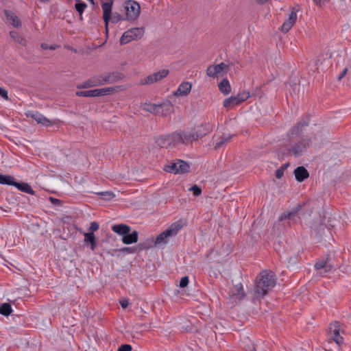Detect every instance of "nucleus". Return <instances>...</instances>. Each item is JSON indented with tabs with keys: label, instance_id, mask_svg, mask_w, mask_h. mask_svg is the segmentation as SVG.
I'll return each mask as SVG.
<instances>
[{
	"label": "nucleus",
	"instance_id": "nucleus-1",
	"mask_svg": "<svg viewBox=\"0 0 351 351\" xmlns=\"http://www.w3.org/2000/svg\"><path fill=\"white\" fill-rule=\"evenodd\" d=\"M276 285L275 275L267 271L260 274L256 278V283L254 288V292L258 296H264Z\"/></svg>",
	"mask_w": 351,
	"mask_h": 351
},
{
	"label": "nucleus",
	"instance_id": "nucleus-2",
	"mask_svg": "<svg viewBox=\"0 0 351 351\" xmlns=\"http://www.w3.org/2000/svg\"><path fill=\"white\" fill-rule=\"evenodd\" d=\"M141 108L154 115L163 117L167 116L173 110L172 104L169 101H164L160 104H156L146 101L141 103Z\"/></svg>",
	"mask_w": 351,
	"mask_h": 351
},
{
	"label": "nucleus",
	"instance_id": "nucleus-3",
	"mask_svg": "<svg viewBox=\"0 0 351 351\" xmlns=\"http://www.w3.org/2000/svg\"><path fill=\"white\" fill-rule=\"evenodd\" d=\"M112 231L122 235V242L124 244H132L136 243L138 241V232L134 230L132 232H130V227L124 224L114 225L112 227Z\"/></svg>",
	"mask_w": 351,
	"mask_h": 351
},
{
	"label": "nucleus",
	"instance_id": "nucleus-4",
	"mask_svg": "<svg viewBox=\"0 0 351 351\" xmlns=\"http://www.w3.org/2000/svg\"><path fill=\"white\" fill-rule=\"evenodd\" d=\"M156 143L161 147L171 149L182 143V136L179 132L166 136H161L156 140Z\"/></svg>",
	"mask_w": 351,
	"mask_h": 351
},
{
	"label": "nucleus",
	"instance_id": "nucleus-5",
	"mask_svg": "<svg viewBox=\"0 0 351 351\" xmlns=\"http://www.w3.org/2000/svg\"><path fill=\"white\" fill-rule=\"evenodd\" d=\"M181 228L182 225L180 223L176 222L172 223L167 230H165L157 237L155 241V245H159L166 243L167 242V238L175 236Z\"/></svg>",
	"mask_w": 351,
	"mask_h": 351
},
{
	"label": "nucleus",
	"instance_id": "nucleus-6",
	"mask_svg": "<svg viewBox=\"0 0 351 351\" xmlns=\"http://www.w3.org/2000/svg\"><path fill=\"white\" fill-rule=\"evenodd\" d=\"M144 34V29L143 27H136L127 30L123 33L120 38L121 45H125L132 40L142 38Z\"/></svg>",
	"mask_w": 351,
	"mask_h": 351
},
{
	"label": "nucleus",
	"instance_id": "nucleus-7",
	"mask_svg": "<svg viewBox=\"0 0 351 351\" xmlns=\"http://www.w3.org/2000/svg\"><path fill=\"white\" fill-rule=\"evenodd\" d=\"M124 8L125 10L126 19L128 21L136 20L140 14L139 4L132 0L125 2Z\"/></svg>",
	"mask_w": 351,
	"mask_h": 351
},
{
	"label": "nucleus",
	"instance_id": "nucleus-8",
	"mask_svg": "<svg viewBox=\"0 0 351 351\" xmlns=\"http://www.w3.org/2000/svg\"><path fill=\"white\" fill-rule=\"evenodd\" d=\"M230 69L229 64L221 62L215 65H210L206 69V75L210 77L215 78L227 73Z\"/></svg>",
	"mask_w": 351,
	"mask_h": 351
},
{
	"label": "nucleus",
	"instance_id": "nucleus-9",
	"mask_svg": "<svg viewBox=\"0 0 351 351\" xmlns=\"http://www.w3.org/2000/svg\"><path fill=\"white\" fill-rule=\"evenodd\" d=\"M167 172L173 173H185L189 170V165L184 161L178 160L176 162H171L170 165H167L165 168Z\"/></svg>",
	"mask_w": 351,
	"mask_h": 351
},
{
	"label": "nucleus",
	"instance_id": "nucleus-10",
	"mask_svg": "<svg viewBox=\"0 0 351 351\" xmlns=\"http://www.w3.org/2000/svg\"><path fill=\"white\" fill-rule=\"evenodd\" d=\"M29 118H32L36 121L38 124H40L45 127H49L57 124L59 121L58 119L49 120L42 114L38 112H29L26 113Z\"/></svg>",
	"mask_w": 351,
	"mask_h": 351
},
{
	"label": "nucleus",
	"instance_id": "nucleus-11",
	"mask_svg": "<svg viewBox=\"0 0 351 351\" xmlns=\"http://www.w3.org/2000/svg\"><path fill=\"white\" fill-rule=\"evenodd\" d=\"M308 143L305 140L295 143L293 146L287 147L283 152V155H293L295 157L301 156L306 150Z\"/></svg>",
	"mask_w": 351,
	"mask_h": 351
},
{
	"label": "nucleus",
	"instance_id": "nucleus-12",
	"mask_svg": "<svg viewBox=\"0 0 351 351\" xmlns=\"http://www.w3.org/2000/svg\"><path fill=\"white\" fill-rule=\"evenodd\" d=\"M169 73V71L168 69H163V70L159 71L158 72H156L153 74H151V75L147 76L143 80H141L140 84L141 85H145V84H152L155 82H158L162 80V79H164L165 77H166L168 75Z\"/></svg>",
	"mask_w": 351,
	"mask_h": 351
},
{
	"label": "nucleus",
	"instance_id": "nucleus-13",
	"mask_svg": "<svg viewBox=\"0 0 351 351\" xmlns=\"http://www.w3.org/2000/svg\"><path fill=\"white\" fill-rule=\"evenodd\" d=\"M339 323L334 322L330 324L328 328V337L332 339L337 345H340L343 342V337L339 334Z\"/></svg>",
	"mask_w": 351,
	"mask_h": 351
},
{
	"label": "nucleus",
	"instance_id": "nucleus-14",
	"mask_svg": "<svg viewBox=\"0 0 351 351\" xmlns=\"http://www.w3.org/2000/svg\"><path fill=\"white\" fill-rule=\"evenodd\" d=\"M298 11V9H295V8H291V11L289 15V18L284 22L281 27V31L283 33H287L295 23L297 21Z\"/></svg>",
	"mask_w": 351,
	"mask_h": 351
},
{
	"label": "nucleus",
	"instance_id": "nucleus-15",
	"mask_svg": "<svg viewBox=\"0 0 351 351\" xmlns=\"http://www.w3.org/2000/svg\"><path fill=\"white\" fill-rule=\"evenodd\" d=\"M113 4V0H108L107 2L102 3L101 7L103 9V19L105 23L106 32H108V23L110 21V15L112 12V7Z\"/></svg>",
	"mask_w": 351,
	"mask_h": 351
},
{
	"label": "nucleus",
	"instance_id": "nucleus-16",
	"mask_svg": "<svg viewBox=\"0 0 351 351\" xmlns=\"http://www.w3.org/2000/svg\"><path fill=\"white\" fill-rule=\"evenodd\" d=\"M192 85L190 82H182L178 86V88L173 93V95L177 97H184L188 95L191 90Z\"/></svg>",
	"mask_w": 351,
	"mask_h": 351
},
{
	"label": "nucleus",
	"instance_id": "nucleus-17",
	"mask_svg": "<svg viewBox=\"0 0 351 351\" xmlns=\"http://www.w3.org/2000/svg\"><path fill=\"white\" fill-rule=\"evenodd\" d=\"M179 133L182 136V144L186 145L194 141H197L193 130L179 131Z\"/></svg>",
	"mask_w": 351,
	"mask_h": 351
},
{
	"label": "nucleus",
	"instance_id": "nucleus-18",
	"mask_svg": "<svg viewBox=\"0 0 351 351\" xmlns=\"http://www.w3.org/2000/svg\"><path fill=\"white\" fill-rule=\"evenodd\" d=\"M104 76L105 78L106 84L117 82L119 80H123L124 77V75L123 73H119V72L104 73Z\"/></svg>",
	"mask_w": 351,
	"mask_h": 351
},
{
	"label": "nucleus",
	"instance_id": "nucleus-19",
	"mask_svg": "<svg viewBox=\"0 0 351 351\" xmlns=\"http://www.w3.org/2000/svg\"><path fill=\"white\" fill-rule=\"evenodd\" d=\"M125 88L123 86L95 89L96 97L110 95L114 91H119V90H125Z\"/></svg>",
	"mask_w": 351,
	"mask_h": 351
},
{
	"label": "nucleus",
	"instance_id": "nucleus-20",
	"mask_svg": "<svg viewBox=\"0 0 351 351\" xmlns=\"http://www.w3.org/2000/svg\"><path fill=\"white\" fill-rule=\"evenodd\" d=\"M210 130L209 125H200L193 129L197 140L206 136Z\"/></svg>",
	"mask_w": 351,
	"mask_h": 351
},
{
	"label": "nucleus",
	"instance_id": "nucleus-21",
	"mask_svg": "<svg viewBox=\"0 0 351 351\" xmlns=\"http://www.w3.org/2000/svg\"><path fill=\"white\" fill-rule=\"evenodd\" d=\"M295 179L298 182H303L305 179L308 178L309 173L304 167H298L294 171Z\"/></svg>",
	"mask_w": 351,
	"mask_h": 351
},
{
	"label": "nucleus",
	"instance_id": "nucleus-22",
	"mask_svg": "<svg viewBox=\"0 0 351 351\" xmlns=\"http://www.w3.org/2000/svg\"><path fill=\"white\" fill-rule=\"evenodd\" d=\"M5 14L8 21H10L14 27H20L21 26L20 19L14 13L5 11Z\"/></svg>",
	"mask_w": 351,
	"mask_h": 351
},
{
	"label": "nucleus",
	"instance_id": "nucleus-23",
	"mask_svg": "<svg viewBox=\"0 0 351 351\" xmlns=\"http://www.w3.org/2000/svg\"><path fill=\"white\" fill-rule=\"evenodd\" d=\"M219 89L224 95H228L231 92V86L228 79H223L218 85Z\"/></svg>",
	"mask_w": 351,
	"mask_h": 351
},
{
	"label": "nucleus",
	"instance_id": "nucleus-24",
	"mask_svg": "<svg viewBox=\"0 0 351 351\" xmlns=\"http://www.w3.org/2000/svg\"><path fill=\"white\" fill-rule=\"evenodd\" d=\"M240 104L236 96H232L229 98L224 99L223 105L225 108L229 109L232 108L234 106Z\"/></svg>",
	"mask_w": 351,
	"mask_h": 351
},
{
	"label": "nucleus",
	"instance_id": "nucleus-25",
	"mask_svg": "<svg viewBox=\"0 0 351 351\" xmlns=\"http://www.w3.org/2000/svg\"><path fill=\"white\" fill-rule=\"evenodd\" d=\"M13 186H15L19 190L23 192H25L27 193L32 195L34 194V191H33V189L27 183H19L15 182V184H13Z\"/></svg>",
	"mask_w": 351,
	"mask_h": 351
},
{
	"label": "nucleus",
	"instance_id": "nucleus-26",
	"mask_svg": "<svg viewBox=\"0 0 351 351\" xmlns=\"http://www.w3.org/2000/svg\"><path fill=\"white\" fill-rule=\"evenodd\" d=\"M84 241L85 243H89L90 244V249L92 250H95L97 245V242L93 232H87L84 234Z\"/></svg>",
	"mask_w": 351,
	"mask_h": 351
},
{
	"label": "nucleus",
	"instance_id": "nucleus-27",
	"mask_svg": "<svg viewBox=\"0 0 351 351\" xmlns=\"http://www.w3.org/2000/svg\"><path fill=\"white\" fill-rule=\"evenodd\" d=\"M232 136V135H229L221 137V138L219 141H217L214 144V148L215 149H219L223 145L227 144L228 142H230Z\"/></svg>",
	"mask_w": 351,
	"mask_h": 351
},
{
	"label": "nucleus",
	"instance_id": "nucleus-28",
	"mask_svg": "<svg viewBox=\"0 0 351 351\" xmlns=\"http://www.w3.org/2000/svg\"><path fill=\"white\" fill-rule=\"evenodd\" d=\"M12 312V309L11 307V305L8 303H3L0 306V314L8 316L10 315Z\"/></svg>",
	"mask_w": 351,
	"mask_h": 351
},
{
	"label": "nucleus",
	"instance_id": "nucleus-29",
	"mask_svg": "<svg viewBox=\"0 0 351 351\" xmlns=\"http://www.w3.org/2000/svg\"><path fill=\"white\" fill-rule=\"evenodd\" d=\"M91 80L94 86H102L106 84L104 74L101 75H95L91 77Z\"/></svg>",
	"mask_w": 351,
	"mask_h": 351
},
{
	"label": "nucleus",
	"instance_id": "nucleus-30",
	"mask_svg": "<svg viewBox=\"0 0 351 351\" xmlns=\"http://www.w3.org/2000/svg\"><path fill=\"white\" fill-rule=\"evenodd\" d=\"M0 184L13 185V184H15V182L12 176L2 175L0 173Z\"/></svg>",
	"mask_w": 351,
	"mask_h": 351
},
{
	"label": "nucleus",
	"instance_id": "nucleus-31",
	"mask_svg": "<svg viewBox=\"0 0 351 351\" xmlns=\"http://www.w3.org/2000/svg\"><path fill=\"white\" fill-rule=\"evenodd\" d=\"M10 36L14 39V41L19 43L20 45H25V40L16 32L11 31L10 32Z\"/></svg>",
	"mask_w": 351,
	"mask_h": 351
},
{
	"label": "nucleus",
	"instance_id": "nucleus-32",
	"mask_svg": "<svg viewBox=\"0 0 351 351\" xmlns=\"http://www.w3.org/2000/svg\"><path fill=\"white\" fill-rule=\"evenodd\" d=\"M298 212V209L293 210L292 211H290L289 213H285L280 217L279 219L280 221H282L284 219H289L292 220L294 219V217L297 215Z\"/></svg>",
	"mask_w": 351,
	"mask_h": 351
},
{
	"label": "nucleus",
	"instance_id": "nucleus-33",
	"mask_svg": "<svg viewBox=\"0 0 351 351\" xmlns=\"http://www.w3.org/2000/svg\"><path fill=\"white\" fill-rule=\"evenodd\" d=\"M76 95L79 97H95L96 92L95 89L89 90H80L76 92Z\"/></svg>",
	"mask_w": 351,
	"mask_h": 351
},
{
	"label": "nucleus",
	"instance_id": "nucleus-34",
	"mask_svg": "<svg viewBox=\"0 0 351 351\" xmlns=\"http://www.w3.org/2000/svg\"><path fill=\"white\" fill-rule=\"evenodd\" d=\"M97 194L104 200H110L115 197L114 194L112 191L99 192L97 193Z\"/></svg>",
	"mask_w": 351,
	"mask_h": 351
},
{
	"label": "nucleus",
	"instance_id": "nucleus-35",
	"mask_svg": "<svg viewBox=\"0 0 351 351\" xmlns=\"http://www.w3.org/2000/svg\"><path fill=\"white\" fill-rule=\"evenodd\" d=\"M235 289L237 291V293H235L234 291H232L233 295H237L238 299L243 298L245 295L243 293L242 285L241 283H239L238 285H235Z\"/></svg>",
	"mask_w": 351,
	"mask_h": 351
},
{
	"label": "nucleus",
	"instance_id": "nucleus-36",
	"mask_svg": "<svg viewBox=\"0 0 351 351\" xmlns=\"http://www.w3.org/2000/svg\"><path fill=\"white\" fill-rule=\"evenodd\" d=\"M75 9L78 13L82 15L85 8L87 7L86 4L80 0H76Z\"/></svg>",
	"mask_w": 351,
	"mask_h": 351
},
{
	"label": "nucleus",
	"instance_id": "nucleus-37",
	"mask_svg": "<svg viewBox=\"0 0 351 351\" xmlns=\"http://www.w3.org/2000/svg\"><path fill=\"white\" fill-rule=\"evenodd\" d=\"M250 97V93L247 91H243L241 93H238L236 95L239 103H242L243 101L247 100Z\"/></svg>",
	"mask_w": 351,
	"mask_h": 351
},
{
	"label": "nucleus",
	"instance_id": "nucleus-38",
	"mask_svg": "<svg viewBox=\"0 0 351 351\" xmlns=\"http://www.w3.org/2000/svg\"><path fill=\"white\" fill-rule=\"evenodd\" d=\"M327 260L322 259L317 261L315 264V268L318 271V274H319V271L322 270L324 267H325L326 264L327 263Z\"/></svg>",
	"mask_w": 351,
	"mask_h": 351
},
{
	"label": "nucleus",
	"instance_id": "nucleus-39",
	"mask_svg": "<svg viewBox=\"0 0 351 351\" xmlns=\"http://www.w3.org/2000/svg\"><path fill=\"white\" fill-rule=\"evenodd\" d=\"M94 87L91 78L77 86V88H88Z\"/></svg>",
	"mask_w": 351,
	"mask_h": 351
},
{
	"label": "nucleus",
	"instance_id": "nucleus-40",
	"mask_svg": "<svg viewBox=\"0 0 351 351\" xmlns=\"http://www.w3.org/2000/svg\"><path fill=\"white\" fill-rule=\"evenodd\" d=\"M334 268L333 265L329 264L328 262L326 264L325 267H324V268L322 269V271H319V275H324L326 273H328L330 272V271H332V269Z\"/></svg>",
	"mask_w": 351,
	"mask_h": 351
},
{
	"label": "nucleus",
	"instance_id": "nucleus-41",
	"mask_svg": "<svg viewBox=\"0 0 351 351\" xmlns=\"http://www.w3.org/2000/svg\"><path fill=\"white\" fill-rule=\"evenodd\" d=\"M190 191H192L195 196H199L202 193V189L197 185H193L189 189Z\"/></svg>",
	"mask_w": 351,
	"mask_h": 351
},
{
	"label": "nucleus",
	"instance_id": "nucleus-42",
	"mask_svg": "<svg viewBox=\"0 0 351 351\" xmlns=\"http://www.w3.org/2000/svg\"><path fill=\"white\" fill-rule=\"evenodd\" d=\"M110 20H112V23H117L122 20V17L119 13L114 12L112 14V16H110Z\"/></svg>",
	"mask_w": 351,
	"mask_h": 351
},
{
	"label": "nucleus",
	"instance_id": "nucleus-43",
	"mask_svg": "<svg viewBox=\"0 0 351 351\" xmlns=\"http://www.w3.org/2000/svg\"><path fill=\"white\" fill-rule=\"evenodd\" d=\"M99 223L96 221H93L90 223V227L88 228V230L90 231V232H93L99 229Z\"/></svg>",
	"mask_w": 351,
	"mask_h": 351
},
{
	"label": "nucleus",
	"instance_id": "nucleus-44",
	"mask_svg": "<svg viewBox=\"0 0 351 351\" xmlns=\"http://www.w3.org/2000/svg\"><path fill=\"white\" fill-rule=\"evenodd\" d=\"M189 284V278L187 276L182 277L180 281V287L184 288Z\"/></svg>",
	"mask_w": 351,
	"mask_h": 351
},
{
	"label": "nucleus",
	"instance_id": "nucleus-45",
	"mask_svg": "<svg viewBox=\"0 0 351 351\" xmlns=\"http://www.w3.org/2000/svg\"><path fill=\"white\" fill-rule=\"evenodd\" d=\"M308 122H306V121H304L303 123L299 122L298 123L297 127L293 128V129H292V132H293L294 131L297 130L296 133H298L299 132V130H300V128L306 126V125H308Z\"/></svg>",
	"mask_w": 351,
	"mask_h": 351
},
{
	"label": "nucleus",
	"instance_id": "nucleus-46",
	"mask_svg": "<svg viewBox=\"0 0 351 351\" xmlns=\"http://www.w3.org/2000/svg\"><path fill=\"white\" fill-rule=\"evenodd\" d=\"M132 350L131 346L128 344H124L120 346L117 351H130Z\"/></svg>",
	"mask_w": 351,
	"mask_h": 351
},
{
	"label": "nucleus",
	"instance_id": "nucleus-47",
	"mask_svg": "<svg viewBox=\"0 0 351 351\" xmlns=\"http://www.w3.org/2000/svg\"><path fill=\"white\" fill-rule=\"evenodd\" d=\"M119 303L123 308H126L129 305V301L128 299H122L120 300Z\"/></svg>",
	"mask_w": 351,
	"mask_h": 351
},
{
	"label": "nucleus",
	"instance_id": "nucleus-48",
	"mask_svg": "<svg viewBox=\"0 0 351 351\" xmlns=\"http://www.w3.org/2000/svg\"><path fill=\"white\" fill-rule=\"evenodd\" d=\"M283 174H284L283 168H280V169H277L276 171V177L278 179H280L282 177Z\"/></svg>",
	"mask_w": 351,
	"mask_h": 351
},
{
	"label": "nucleus",
	"instance_id": "nucleus-49",
	"mask_svg": "<svg viewBox=\"0 0 351 351\" xmlns=\"http://www.w3.org/2000/svg\"><path fill=\"white\" fill-rule=\"evenodd\" d=\"M0 95L4 99H8V91L2 88H0Z\"/></svg>",
	"mask_w": 351,
	"mask_h": 351
},
{
	"label": "nucleus",
	"instance_id": "nucleus-50",
	"mask_svg": "<svg viewBox=\"0 0 351 351\" xmlns=\"http://www.w3.org/2000/svg\"><path fill=\"white\" fill-rule=\"evenodd\" d=\"M41 47L44 49H49L51 50H54L56 49V46L55 45H51V46H49L46 43H43L41 45Z\"/></svg>",
	"mask_w": 351,
	"mask_h": 351
},
{
	"label": "nucleus",
	"instance_id": "nucleus-51",
	"mask_svg": "<svg viewBox=\"0 0 351 351\" xmlns=\"http://www.w3.org/2000/svg\"><path fill=\"white\" fill-rule=\"evenodd\" d=\"M49 200L52 204L56 205H60L61 203V201L60 199L51 197H49Z\"/></svg>",
	"mask_w": 351,
	"mask_h": 351
},
{
	"label": "nucleus",
	"instance_id": "nucleus-52",
	"mask_svg": "<svg viewBox=\"0 0 351 351\" xmlns=\"http://www.w3.org/2000/svg\"><path fill=\"white\" fill-rule=\"evenodd\" d=\"M243 351H256L254 345L250 344L246 346Z\"/></svg>",
	"mask_w": 351,
	"mask_h": 351
},
{
	"label": "nucleus",
	"instance_id": "nucleus-53",
	"mask_svg": "<svg viewBox=\"0 0 351 351\" xmlns=\"http://www.w3.org/2000/svg\"><path fill=\"white\" fill-rule=\"evenodd\" d=\"M121 251L127 252H129V253H134V249L133 247H125L122 248Z\"/></svg>",
	"mask_w": 351,
	"mask_h": 351
},
{
	"label": "nucleus",
	"instance_id": "nucleus-54",
	"mask_svg": "<svg viewBox=\"0 0 351 351\" xmlns=\"http://www.w3.org/2000/svg\"><path fill=\"white\" fill-rule=\"evenodd\" d=\"M328 1L329 0H314V2L315 3L316 5L319 6H322V5L324 4L326 1Z\"/></svg>",
	"mask_w": 351,
	"mask_h": 351
},
{
	"label": "nucleus",
	"instance_id": "nucleus-55",
	"mask_svg": "<svg viewBox=\"0 0 351 351\" xmlns=\"http://www.w3.org/2000/svg\"><path fill=\"white\" fill-rule=\"evenodd\" d=\"M348 69H345L339 75L338 80H341L347 73Z\"/></svg>",
	"mask_w": 351,
	"mask_h": 351
},
{
	"label": "nucleus",
	"instance_id": "nucleus-56",
	"mask_svg": "<svg viewBox=\"0 0 351 351\" xmlns=\"http://www.w3.org/2000/svg\"><path fill=\"white\" fill-rule=\"evenodd\" d=\"M289 166V163H287L284 165H282L280 168H283V171H285V169Z\"/></svg>",
	"mask_w": 351,
	"mask_h": 351
}]
</instances>
